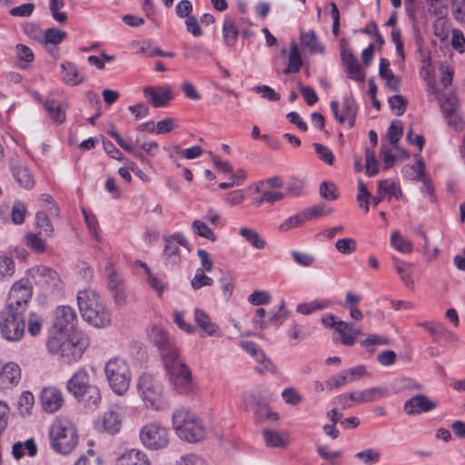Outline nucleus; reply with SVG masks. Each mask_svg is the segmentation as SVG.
Wrapping results in <instances>:
<instances>
[{
  "instance_id": "nucleus-26",
  "label": "nucleus",
  "mask_w": 465,
  "mask_h": 465,
  "mask_svg": "<svg viewBox=\"0 0 465 465\" xmlns=\"http://www.w3.org/2000/svg\"><path fill=\"white\" fill-rule=\"evenodd\" d=\"M194 321L206 335L221 336L218 325L212 321L211 317L204 311L196 309L194 311Z\"/></svg>"
},
{
  "instance_id": "nucleus-3",
  "label": "nucleus",
  "mask_w": 465,
  "mask_h": 465,
  "mask_svg": "<svg viewBox=\"0 0 465 465\" xmlns=\"http://www.w3.org/2000/svg\"><path fill=\"white\" fill-rule=\"evenodd\" d=\"M52 448L58 453H71L78 443V434L75 426L65 418H57L50 428Z\"/></svg>"
},
{
  "instance_id": "nucleus-52",
  "label": "nucleus",
  "mask_w": 465,
  "mask_h": 465,
  "mask_svg": "<svg viewBox=\"0 0 465 465\" xmlns=\"http://www.w3.org/2000/svg\"><path fill=\"white\" fill-rule=\"evenodd\" d=\"M205 272L196 271L194 276L191 281V286L193 290H199L205 286H211L213 282V280L205 275Z\"/></svg>"
},
{
  "instance_id": "nucleus-18",
  "label": "nucleus",
  "mask_w": 465,
  "mask_h": 465,
  "mask_svg": "<svg viewBox=\"0 0 465 465\" xmlns=\"http://www.w3.org/2000/svg\"><path fill=\"white\" fill-rule=\"evenodd\" d=\"M331 109L339 123L343 124L348 122L349 127H352L354 125L357 106L352 97L347 96L344 98L342 114L339 113V103L337 101H332L331 103Z\"/></svg>"
},
{
  "instance_id": "nucleus-22",
  "label": "nucleus",
  "mask_w": 465,
  "mask_h": 465,
  "mask_svg": "<svg viewBox=\"0 0 465 465\" xmlns=\"http://www.w3.org/2000/svg\"><path fill=\"white\" fill-rule=\"evenodd\" d=\"M272 400V395L266 388H257L253 390L248 399L247 404L255 409V412L259 417L263 415L265 410Z\"/></svg>"
},
{
  "instance_id": "nucleus-58",
  "label": "nucleus",
  "mask_w": 465,
  "mask_h": 465,
  "mask_svg": "<svg viewBox=\"0 0 465 465\" xmlns=\"http://www.w3.org/2000/svg\"><path fill=\"white\" fill-rule=\"evenodd\" d=\"M365 157H366V172L371 176L375 175L379 172L378 163L375 159L374 152L372 149L367 148L365 150Z\"/></svg>"
},
{
  "instance_id": "nucleus-64",
  "label": "nucleus",
  "mask_w": 465,
  "mask_h": 465,
  "mask_svg": "<svg viewBox=\"0 0 465 465\" xmlns=\"http://www.w3.org/2000/svg\"><path fill=\"white\" fill-rule=\"evenodd\" d=\"M175 465H206V463L200 456L187 453L177 459Z\"/></svg>"
},
{
  "instance_id": "nucleus-48",
  "label": "nucleus",
  "mask_w": 465,
  "mask_h": 465,
  "mask_svg": "<svg viewBox=\"0 0 465 465\" xmlns=\"http://www.w3.org/2000/svg\"><path fill=\"white\" fill-rule=\"evenodd\" d=\"M355 458L362 461L365 465L378 463L381 459V453L373 449H367L355 454Z\"/></svg>"
},
{
  "instance_id": "nucleus-29",
  "label": "nucleus",
  "mask_w": 465,
  "mask_h": 465,
  "mask_svg": "<svg viewBox=\"0 0 465 465\" xmlns=\"http://www.w3.org/2000/svg\"><path fill=\"white\" fill-rule=\"evenodd\" d=\"M44 107L54 123L60 124L65 121L66 105L55 101L54 99L47 98L44 102Z\"/></svg>"
},
{
  "instance_id": "nucleus-45",
  "label": "nucleus",
  "mask_w": 465,
  "mask_h": 465,
  "mask_svg": "<svg viewBox=\"0 0 465 465\" xmlns=\"http://www.w3.org/2000/svg\"><path fill=\"white\" fill-rule=\"evenodd\" d=\"M264 440L269 447H286L287 439L282 437L279 432L265 430L263 431Z\"/></svg>"
},
{
  "instance_id": "nucleus-63",
  "label": "nucleus",
  "mask_w": 465,
  "mask_h": 465,
  "mask_svg": "<svg viewBox=\"0 0 465 465\" xmlns=\"http://www.w3.org/2000/svg\"><path fill=\"white\" fill-rule=\"evenodd\" d=\"M256 361H257V366H256V370L260 372H265V371H270L272 370L273 368V365L272 363L271 362V361L265 356V354L263 353L262 351H259L256 355L254 356Z\"/></svg>"
},
{
  "instance_id": "nucleus-33",
  "label": "nucleus",
  "mask_w": 465,
  "mask_h": 465,
  "mask_svg": "<svg viewBox=\"0 0 465 465\" xmlns=\"http://www.w3.org/2000/svg\"><path fill=\"white\" fill-rule=\"evenodd\" d=\"M428 331L436 337L441 338L446 341H457L458 337L449 331L443 324L439 322H425L422 324Z\"/></svg>"
},
{
  "instance_id": "nucleus-49",
  "label": "nucleus",
  "mask_w": 465,
  "mask_h": 465,
  "mask_svg": "<svg viewBox=\"0 0 465 465\" xmlns=\"http://www.w3.org/2000/svg\"><path fill=\"white\" fill-rule=\"evenodd\" d=\"M304 217L305 216H303L302 213L291 216L279 225L278 230L280 232H285L292 229L297 228L305 223Z\"/></svg>"
},
{
  "instance_id": "nucleus-55",
  "label": "nucleus",
  "mask_w": 465,
  "mask_h": 465,
  "mask_svg": "<svg viewBox=\"0 0 465 465\" xmlns=\"http://www.w3.org/2000/svg\"><path fill=\"white\" fill-rule=\"evenodd\" d=\"M35 219L37 228L44 232L47 236H51L54 228L47 215L44 212H37Z\"/></svg>"
},
{
  "instance_id": "nucleus-50",
  "label": "nucleus",
  "mask_w": 465,
  "mask_h": 465,
  "mask_svg": "<svg viewBox=\"0 0 465 465\" xmlns=\"http://www.w3.org/2000/svg\"><path fill=\"white\" fill-rule=\"evenodd\" d=\"M402 123L400 120L392 121L388 129L387 137L390 139V142L393 146L396 147L397 143L402 136Z\"/></svg>"
},
{
  "instance_id": "nucleus-6",
  "label": "nucleus",
  "mask_w": 465,
  "mask_h": 465,
  "mask_svg": "<svg viewBox=\"0 0 465 465\" xmlns=\"http://www.w3.org/2000/svg\"><path fill=\"white\" fill-rule=\"evenodd\" d=\"M25 322L22 310L5 307L0 312V331L4 339L18 341L25 334Z\"/></svg>"
},
{
  "instance_id": "nucleus-23",
  "label": "nucleus",
  "mask_w": 465,
  "mask_h": 465,
  "mask_svg": "<svg viewBox=\"0 0 465 465\" xmlns=\"http://www.w3.org/2000/svg\"><path fill=\"white\" fill-rule=\"evenodd\" d=\"M93 386L89 381V375L84 370L77 371L68 381L66 389L75 398L84 396V392Z\"/></svg>"
},
{
  "instance_id": "nucleus-21",
  "label": "nucleus",
  "mask_w": 465,
  "mask_h": 465,
  "mask_svg": "<svg viewBox=\"0 0 465 465\" xmlns=\"http://www.w3.org/2000/svg\"><path fill=\"white\" fill-rule=\"evenodd\" d=\"M10 170L16 183L24 189L31 190L35 186V178L27 166L20 161L11 160Z\"/></svg>"
},
{
  "instance_id": "nucleus-12",
  "label": "nucleus",
  "mask_w": 465,
  "mask_h": 465,
  "mask_svg": "<svg viewBox=\"0 0 465 465\" xmlns=\"http://www.w3.org/2000/svg\"><path fill=\"white\" fill-rule=\"evenodd\" d=\"M32 297V287L24 282H15L10 290L7 305L12 309L22 310L25 312L26 304Z\"/></svg>"
},
{
  "instance_id": "nucleus-39",
  "label": "nucleus",
  "mask_w": 465,
  "mask_h": 465,
  "mask_svg": "<svg viewBox=\"0 0 465 465\" xmlns=\"http://www.w3.org/2000/svg\"><path fill=\"white\" fill-rule=\"evenodd\" d=\"M394 265L396 272L400 275L404 285L408 288L412 289L414 285V281L411 277V272L409 270L411 265L399 260H394Z\"/></svg>"
},
{
  "instance_id": "nucleus-10",
  "label": "nucleus",
  "mask_w": 465,
  "mask_h": 465,
  "mask_svg": "<svg viewBox=\"0 0 465 465\" xmlns=\"http://www.w3.org/2000/svg\"><path fill=\"white\" fill-rule=\"evenodd\" d=\"M89 346L88 337L82 331L69 333L59 356L67 362L78 361Z\"/></svg>"
},
{
  "instance_id": "nucleus-40",
  "label": "nucleus",
  "mask_w": 465,
  "mask_h": 465,
  "mask_svg": "<svg viewBox=\"0 0 465 465\" xmlns=\"http://www.w3.org/2000/svg\"><path fill=\"white\" fill-rule=\"evenodd\" d=\"M391 243L397 251L409 253L412 252L411 242L403 237L399 232H394L391 234Z\"/></svg>"
},
{
  "instance_id": "nucleus-51",
  "label": "nucleus",
  "mask_w": 465,
  "mask_h": 465,
  "mask_svg": "<svg viewBox=\"0 0 465 465\" xmlns=\"http://www.w3.org/2000/svg\"><path fill=\"white\" fill-rule=\"evenodd\" d=\"M288 334L294 341L292 345H296L299 341L306 339L310 335V332L307 331L305 326L293 323L290 328Z\"/></svg>"
},
{
  "instance_id": "nucleus-62",
  "label": "nucleus",
  "mask_w": 465,
  "mask_h": 465,
  "mask_svg": "<svg viewBox=\"0 0 465 465\" xmlns=\"http://www.w3.org/2000/svg\"><path fill=\"white\" fill-rule=\"evenodd\" d=\"M313 147L322 161L330 165L333 163L334 155L328 147L317 143H313Z\"/></svg>"
},
{
  "instance_id": "nucleus-20",
  "label": "nucleus",
  "mask_w": 465,
  "mask_h": 465,
  "mask_svg": "<svg viewBox=\"0 0 465 465\" xmlns=\"http://www.w3.org/2000/svg\"><path fill=\"white\" fill-rule=\"evenodd\" d=\"M21 368L16 362H0V386L2 388L16 386L21 380Z\"/></svg>"
},
{
  "instance_id": "nucleus-54",
  "label": "nucleus",
  "mask_w": 465,
  "mask_h": 465,
  "mask_svg": "<svg viewBox=\"0 0 465 465\" xmlns=\"http://www.w3.org/2000/svg\"><path fill=\"white\" fill-rule=\"evenodd\" d=\"M335 247L341 254H351L356 250V241L353 238L339 239Z\"/></svg>"
},
{
  "instance_id": "nucleus-43",
  "label": "nucleus",
  "mask_w": 465,
  "mask_h": 465,
  "mask_svg": "<svg viewBox=\"0 0 465 465\" xmlns=\"http://www.w3.org/2000/svg\"><path fill=\"white\" fill-rule=\"evenodd\" d=\"M193 232L199 236L205 238L211 242H215L217 237L211 228L201 220H195L192 223Z\"/></svg>"
},
{
  "instance_id": "nucleus-7",
  "label": "nucleus",
  "mask_w": 465,
  "mask_h": 465,
  "mask_svg": "<svg viewBox=\"0 0 465 465\" xmlns=\"http://www.w3.org/2000/svg\"><path fill=\"white\" fill-rule=\"evenodd\" d=\"M138 391L147 406L160 411L164 408L165 401L161 382L149 373H143L137 381Z\"/></svg>"
},
{
  "instance_id": "nucleus-34",
  "label": "nucleus",
  "mask_w": 465,
  "mask_h": 465,
  "mask_svg": "<svg viewBox=\"0 0 465 465\" xmlns=\"http://www.w3.org/2000/svg\"><path fill=\"white\" fill-rule=\"evenodd\" d=\"M239 233L246 242L257 250H262L266 245V241L252 228L242 227L239 230Z\"/></svg>"
},
{
  "instance_id": "nucleus-37",
  "label": "nucleus",
  "mask_w": 465,
  "mask_h": 465,
  "mask_svg": "<svg viewBox=\"0 0 465 465\" xmlns=\"http://www.w3.org/2000/svg\"><path fill=\"white\" fill-rule=\"evenodd\" d=\"M301 41L311 53H323V46L318 42L313 31L302 32Z\"/></svg>"
},
{
  "instance_id": "nucleus-41",
  "label": "nucleus",
  "mask_w": 465,
  "mask_h": 465,
  "mask_svg": "<svg viewBox=\"0 0 465 465\" xmlns=\"http://www.w3.org/2000/svg\"><path fill=\"white\" fill-rule=\"evenodd\" d=\"M86 407L90 409H95L99 406L101 401L100 390L93 385L85 392L84 396H81Z\"/></svg>"
},
{
  "instance_id": "nucleus-38",
  "label": "nucleus",
  "mask_w": 465,
  "mask_h": 465,
  "mask_svg": "<svg viewBox=\"0 0 465 465\" xmlns=\"http://www.w3.org/2000/svg\"><path fill=\"white\" fill-rule=\"evenodd\" d=\"M378 193L383 194L384 196L395 197L396 199L401 198L402 194L397 184L389 179L382 180L379 183Z\"/></svg>"
},
{
  "instance_id": "nucleus-35",
  "label": "nucleus",
  "mask_w": 465,
  "mask_h": 465,
  "mask_svg": "<svg viewBox=\"0 0 465 465\" xmlns=\"http://www.w3.org/2000/svg\"><path fill=\"white\" fill-rule=\"evenodd\" d=\"M302 65V59L301 57L298 46L292 43L291 45V51L288 58L287 67L283 70L285 74L298 73Z\"/></svg>"
},
{
  "instance_id": "nucleus-44",
  "label": "nucleus",
  "mask_w": 465,
  "mask_h": 465,
  "mask_svg": "<svg viewBox=\"0 0 465 465\" xmlns=\"http://www.w3.org/2000/svg\"><path fill=\"white\" fill-rule=\"evenodd\" d=\"M292 256L296 263L304 267H310L316 262L315 255L307 251H292Z\"/></svg>"
},
{
  "instance_id": "nucleus-60",
  "label": "nucleus",
  "mask_w": 465,
  "mask_h": 465,
  "mask_svg": "<svg viewBox=\"0 0 465 465\" xmlns=\"http://www.w3.org/2000/svg\"><path fill=\"white\" fill-rule=\"evenodd\" d=\"M34 10L35 4L25 3L21 5L13 7L12 9H10L9 14L12 16L28 17L33 14Z\"/></svg>"
},
{
  "instance_id": "nucleus-19",
  "label": "nucleus",
  "mask_w": 465,
  "mask_h": 465,
  "mask_svg": "<svg viewBox=\"0 0 465 465\" xmlns=\"http://www.w3.org/2000/svg\"><path fill=\"white\" fill-rule=\"evenodd\" d=\"M122 407L118 404L111 405L102 418L101 426L109 434H116L123 424Z\"/></svg>"
},
{
  "instance_id": "nucleus-25",
  "label": "nucleus",
  "mask_w": 465,
  "mask_h": 465,
  "mask_svg": "<svg viewBox=\"0 0 465 465\" xmlns=\"http://www.w3.org/2000/svg\"><path fill=\"white\" fill-rule=\"evenodd\" d=\"M388 390L383 387H373L359 392L349 393L351 401L357 404H362L374 401L387 395Z\"/></svg>"
},
{
  "instance_id": "nucleus-4",
  "label": "nucleus",
  "mask_w": 465,
  "mask_h": 465,
  "mask_svg": "<svg viewBox=\"0 0 465 465\" xmlns=\"http://www.w3.org/2000/svg\"><path fill=\"white\" fill-rule=\"evenodd\" d=\"M165 369L169 374L171 385L179 393H187L193 387V377L188 367L180 358L178 351L164 354Z\"/></svg>"
},
{
  "instance_id": "nucleus-24",
  "label": "nucleus",
  "mask_w": 465,
  "mask_h": 465,
  "mask_svg": "<svg viewBox=\"0 0 465 465\" xmlns=\"http://www.w3.org/2000/svg\"><path fill=\"white\" fill-rule=\"evenodd\" d=\"M60 68L62 70V80L68 85H78L84 83L86 79L85 74L71 62H63Z\"/></svg>"
},
{
  "instance_id": "nucleus-56",
  "label": "nucleus",
  "mask_w": 465,
  "mask_h": 465,
  "mask_svg": "<svg viewBox=\"0 0 465 465\" xmlns=\"http://www.w3.org/2000/svg\"><path fill=\"white\" fill-rule=\"evenodd\" d=\"M320 194L326 200L334 201L338 198L337 187L332 183L323 182L320 185Z\"/></svg>"
},
{
  "instance_id": "nucleus-46",
  "label": "nucleus",
  "mask_w": 465,
  "mask_h": 465,
  "mask_svg": "<svg viewBox=\"0 0 465 465\" xmlns=\"http://www.w3.org/2000/svg\"><path fill=\"white\" fill-rule=\"evenodd\" d=\"M336 331L340 334V341L345 346L353 345V338L351 334V323L339 321Z\"/></svg>"
},
{
  "instance_id": "nucleus-15",
  "label": "nucleus",
  "mask_w": 465,
  "mask_h": 465,
  "mask_svg": "<svg viewBox=\"0 0 465 465\" xmlns=\"http://www.w3.org/2000/svg\"><path fill=\"white\" fill-rule=\"evenodd\" d=\"M437 407V401L430 399L427 395L417 394L405 401L403 410L407 415L413 416L431 411Z\"/></svg>"
},
{
  "instance_id": "nucleus-5",
  "label": "nucleus",
  "mask_w": 465,
  "mask_h": 465,
  "mask_svg": "<svg viewBox=\"0 0 465 465\" xmlns=\"http://www.w3.org/2000/svg\"><path fill=\"white\" fill-rule=\"evenodd\" d=\"M104 374L112 391L117 395H124L129 389L131 371L125 360L113 357L104 364Z\"/></svg>"
},
{
  "instance_id": "nucleus-2",
  "label": "nucleus",
  "mask_w": 465,
  "mask_h": 465,
  "mask_svg": "<svg viewBox=\"0 0 465 465\" xmlns=\"http://www.w3.org/2000/svg\"><path fill=\"white\" fill-rule=\"evenodd\" d=\"M173 429L176 435L188 442H198L205 438L206 430L200 418L190 409L180 407L172 415Z\"/></svg>"
},
{
  "instance_id": "nucleus-16",
  "label": "nucleus",
  "mask_w": 465,
  "mask_h": 465,
  "mask_svg": "<svg viewBox=\"0 0 465 465\" xmlns=\"http://www.w3.org/2000/svg\"><path fill=\"white\" fill-rule=\"evenodd\" d=\"M150 341L161 351L163 359L165 353L178 351L166 331L161 325H153L148 331Z\"/></svg>"
},
{
  "instance_id": "nucleus-9",
  "label": "nucleus",
  "mask_w": 465,
  "mask_h": 465,
  "mask_svg": "<svg viewBox=\"0 0 465 465\" xmlns=\"http://www.w3.org/2000/svg\"><path fill=\"white\" fill-rule=\"evenodd\" d=\"M139 437L142 443L152 450L165 449L170 442L168 430L158 421H151L143 425Z\"/></svg>"
},
{
  "instance_id": "nucleus-27",
  "label": "nucleus",
  "mask_w": 465,
  "mask_h": 465,
  "mask_svg": "<svg viewBox=\"0 0 465 465\" xmlns=\"http://www.w3.org/2000/svg\"><path fill=\"white\" fill-rule=\"evenodd\" d=\"M115 465H151V462L143 451L132 449L123 453Z\"/></svg>"
},
{
  "instance_id": "nucleus-47",
  "label": "nucleus",
  "mask_w": 465,
  "mask_h": 465,
  "mask_svg": "<svg viewBox=\"0 0 465 465\" xmlns=\"http://www.w3.org/2000/svg\"><path fill=\"white\" fill-rule=\"evenodd\" d=\"M223 34L225 44L229 46L233 45L238 35V31L232 20L224 21Z\"/></svg>"
},
{
  "instance_id": "nucleus-11",
  "label": "nucleus",
  "mask_w": 465,
  "mask_h": 465,
  "mask_svg": "<svg viewBox=\"0 0 465 465\" xmlns=\"http://www.w3.org/2000/svg\"><path fill=\"white\" fill-rule=\"evenodd\" d=\"M78 317L75 310L68 305H61L54 312V321L51 331L74 332L81 331L77 329Z\"/></svg>"
},
{
  "instance_id": "nucleus-31",
  "label": "nucleus",
  "mask_w": 465,
  "mask_h": 465,
  "mask_svg": "<svg viewBox=\"0 0 465 465\" xmlns=\"http://www.w3.org/2000/svg\"><path fill=\"white\" fill-rule=\"evenodd\" d=\"M36 453L37 447L34 439H28L25 442L17 441L12 447V454L16 460L22 459L25 454L34 457Z\"/></svg>"
},
{
  "instance_id": "nucleus-1",
  "label": "nucleus",
  "mask_w": 465,
  "mask_h": 465,
  "mask_svg": "<svg viewBox=\"0 0 465 465\" xmlns=\"http://www.w3.org/2000/svg\"><path fill=\"white\" fill-rule=\"evenodd\" d=\"M79 310L84 321L96 328H106L112 322V313L98 293L80 291L77 295Z\"/></svg>"
},
{
  "instance_id": "nucleus-53",
  "label": "nucleus",
  "mask_w": 465,
  "mask_h": 465,
  "mask_svg": "<svg viewBox=\"0 0 465 465\" xmlns=\"http://www.w3.org/2000/svg\"><path fill=\"white\" fill-rule=\"evenodd\" d=\"M28 247L36 252H43L45 250V242L39 234L29 232L25 235Z\"/></svg>"
},
{
  "instance_id": "nucleus-32",
  "label": "nucleus",
  "mask_w": 465,
  "mask_h": 465,
  "mask_svg": "<svg viewBox=\"0 0 465 465\" xmlns=\"http://www.w3.org/2000/svg\"><path fill=\"white\" fill-rule=\"evenodd\" d=\"M69 333L70 332L51 331L50 335L46 341V347L48 351L53 355L59 356Z\"/></svg>"
},
{
  "instance_id": "nucleus-42",
  "label": "nucleus",
  "mask_w": 465,
  "mask_h": 465,
  "mask_svg": "<svg viewBox=\"0 0 465 465\" xmlns=\"http://www.w3.org/2000/svg\"><path fill=\"white\" fill-rule=\"evenodd\" d=\"M186 58L200 60L212 56V52L202 45H193L184 53Z\"/></svg>"
},
{
  "instance_id": "nucleus-36",
  "label": "nucleus",
  "mask_w": 465,
  "mask_h": 465,
  "mask_svg": "<svg viewBox=\"0 0 465 465\" xmlns=\"http://www.w3.org/2000/svg\"><path fill=\"white\" fill-rule=\"evenodd\" d=\"M330 305L328 300L320 299L297 305L296 311L303 315H309L315 312L322 311Z\"/></svg>"
},
{
  "instance_id": "nucleus-14",
  "label": "nucleus",
  "mask_w": 465,
  "mask_h": 465,
  "mask_svg": "<svg viewBox=\"0 0 465 465\" xmlns=\"http://www.w3.org/2000/svg\"><path fill=\"white\" fill-rule=\"evenodd\" d=\"M62 391L54 386L45 387L40 393V404L45 413H54L64 405Z\"/></svg>"
},
{
  "instance_id": "nucleus-57",
  "label": "nucleus",
  "mask_w": 465,
  "mask_h": 465,
  "mask_svg": "<svg viewBox=\"0 0 465 465\" xmlns=\"http://www.w3.org/2000/svg\"><path fill=\"white\" fill-rule=\"evenodd\" d=\"M282 397L287 404L293 406L299 404L302 400V396L292 387L283 390Z\"/></svg>"
},
{
  "instance_id": "nucleus-28",
  "label": "nucleus",
  "mask_w": 465,
  "mask_h": 465,
  "mask_svg": "<svg viewBox=\"0 0 465 465\" xmlns=\"http://www.w3.org/2000/svg\"><path fill=\"white\" fill-rule=\"evenodd\" d=\"M65 37L66 33L64 31L56 27H52L45 30L43 43L45 45L47 51L55 55L58 54L55 46L59 45Z\"/></svg>"
},
{
  "instance_id": "nucleus-61",
  "label": "nucleus",
  "mask_w": 465,
  "mask_h": 465,
  "mask_svg": "<svg viewBox=\"0 0 465 465\" xmlns=\"http://www.w3.org/2000/svg\"><path fill=\"white\" fill-rule=\"evenodd\" d=\"M42 329V318L35 312H31L28 319V332L32 336H36Z\"/></svg>"
},
{
  "instance_id": "nucleus-59",
  "label": "nucleus",
  "mask_w": 465,
  "mask_h": 465,
  "mask_svg": "<svg viewBox=\"0 0 465 465\" xmlns=\"http://www.w3.org/2000/svg\"><path fill=\"white\" fill-rule=\"evenodd\" d=\"M63 0H51L50 1V10L52 12L53 17L59 23L64 24L67 20V15L65 13L59 12V9L64 6Z\"/></svg>"
},
{
  "instance_id": "nucleus-8",
  "label": "nucleus",
  "mask_w": 465,
  "mask_h": 465,
  "mask_svg": "<svg viewBox=\"0 0 465 465\" xmlns=\"http://www.w3.org/2000/svg\"><path fill=\"white\" fill-rule=\"evenodd\" d=\"M28 276L40 289L51 292L59 293L64 290V283L60 273L46 265H35L27 272Z\"/></svg>"
},
{
  "instance_id": "nucleus-13",
  "label": "nucleus",
  "mask_w": 465,
  "mask_h": 465,
  "mask_svg": "<svg viewBox=\"0 0 465 465\" xmlns=\"http://www.w3.org/2000/svg\"><path fill=\"white\" fill-rule=\"evenodd\" d=\"M163 256L167 263L177 266L181 262L179 245L188 248V241L182 233H174L164 238Z\"/></svg>"
},
{
  "instance_id": "nucleus-17",
  "label": "nucleus",
  "mask_w": 465,
  "mask_h": 465,
  "mask_svg": "<svg viewBox=\"0 0 465 465\" xmlns=\"http://www.w3.org/2000/svg\"><path fill=\"white\" fill-rule=\"evenodd\" d=\"M143 95L153 107L165 106L173 99L172 88L169 85L144 87Z\"/></svg>"
},
{
  "instance_id": "nucleus-30",
  "label": "nucleus",
  "mask_w": 465,
  "mask_h": 465,
  "mask_svg": "<svg viewBox=\"0 0 465 465\" xmlns=\"http://www.w3.org/2000/svg\"><path fill=\"white\" fill-rule=\"evenodd\" d=\"M104 275L108 291H112L124 285L123 277L115 270L114 263L111 260L106 262Z\"/></svg>"
}]
</instances>
